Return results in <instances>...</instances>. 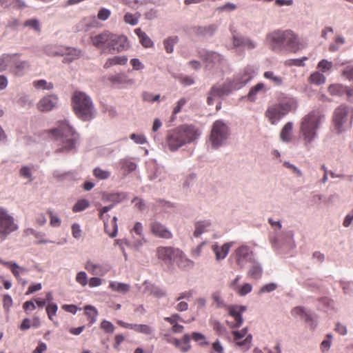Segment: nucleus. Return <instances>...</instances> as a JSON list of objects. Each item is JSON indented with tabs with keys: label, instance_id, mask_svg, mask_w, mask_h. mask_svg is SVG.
Segmentation results:
<instances>
[{
	"label": "nucleus",
	"instance_id": "obj_1",
	"mask_svg": "<svg viewBox=\"0 0 353 353\" xmlns=\"http://www.w3.org/2000/svg\"><path fill=\"white\" fill-rule=\"evenodd\" d=\"M201 135L200 130L193 125H182L168 132L166 142L171 151L196 140Z\"/></svg>",
	"mask_w": 353,
	"mask_h": 353
},
{
	"label": "nucleus",
	"instance_id": "obj_2",
	"mask_svg": "<svg viewBox=\"0 0 353 353\" xmlns=\"http://www.w3.org/2000/svg\"><path fill=\"white\" fill-rule=\"evenodd\" d=\"M52 137L57 141L56 152H68L75 147L77 134L66 121L61 122L57 128L51 130Z\"/></svg>",
	"mask_w": 353,
	"mask_h": 353
},
{
	"label": "nucleus",
	"instance_id": "obj_3",
	"mask_svg": "<svg viewBox=\"0 0 353 353\" xmlns=\"http://www.w3.org/2000/svg\"><path fill=\"white\" fill-rule=\"evenodd\" d=\"M275 46H284L292 52H296L306 46L305 42L291 30H275L268 35Z\"/></svg>",
	"mask_w": 353,
	"mask_h": 353
},
{
	"label": "nucleus",
	"instance_id": "obj_4",
	"mask_svg": "<svg viewBox=\"0 0 353 353\" xmlns=\"http://www.w3.org/2000/svg\"><path fill=\"white\" fill-rule=\"evenodd\" d=\"M323 117V114L319 110H313L302 119L300 133L307 149L310 148L312 142L316 137V130Z\"/></svg>",
	"mask_w": 353,
	"mask_h": 353
},
{
	"label": "nucleus",
	"instance_id": "obj_5",
	"mask_svg": "<svg viewBox=\"0 0 353 353\" xmlns=\"http://www.w3.org/2000/svg\"><path fill=\"white\" fill-rule=\"evenodd\" d=\"M292 101L285 100L268 105L265 116L272 125L276 124L283 117L288 114L292 109Z\"/></svg>",
	"mask_w": 353,
	"mask_h": 353
},
{
	"label": "nucleus",
	"instance_id": "obj_6",
	"mask_svg": "<svg viewBox=\"0 0 353 353\" xmlns=\"http://www.w3.org/2000/svg\"><path fill=\"white\" fill-rule=\"evenodd\" d=\"M19 228L14 218L3 208H0V239L5 240L11 233Z\"/></svg>",
	"mask_w": 353,
	"mask_h": 353
},
{
	"label": "nucleus",
	"instance_id": "obj_7",
	"mask_svg": "<svg viewBox=\"0 0 353 353\" xmlns=\"http://www.w3.org/2000/svg\"><path fill=\"white\" fill-rule=\"evenodd\" d=\"M353 120V110L346 105H340L335 110L333 121L337 132L344 130V125L351 126Z\"/></svg>",
	"mask_w": 353,
	"mask_h": 353
},
{
	"label": "nucleus",
	"instance_id": "obj_8",
	"mask_svg": "<svg viewBox=\"0 0 353 353\" xmlns=\"http://www.w3.org/2000/svg\"><path fill=\"white\" fill-rule=\"evenodd\" d=\"M72 106L76 115L81 119H88V97L85 92L75 91L72 98Z\"/></svg>",
	"mask_w": 353,
	"mask_h": 353
},
{
	"label": "nucleus",
	"instance_id": "obj_9",
	"mask_svg": "<svg viewBox=\"0 0 353 353\" xmlns=\"http://www.w3.org/2000/svg\"><path fill=\"white\" fill-rule=\"evenodd\" d=\"M229 130L225 123L221 120L216 121L212 125L210 140L212 145L217 148L228 138Z\"/></svg>",
	"mask_w": 353,
	"mask_h": 353
},
{
	"label": "nucleus",
	"instance_id": "obj_10",
	"mask_svg": "<svg viewBox=\"0 0 353 353\" xmlns=\"http://www.w3.org/2000/svg\"><path fill=\"white\" fill-rule=\"evenodd\" d=\"M113 206L114 204H112L108 206L103 207L99 210V217L103 221L105 232L112 238L115 237L117 234V217L116 216H113L112 218L110 219V216L107 214V212L110 210Z\"/></svg>",
	"mask_w": 353,
	"mask_h": 353
},
{
	"label": "nucleus",
	"instance_id": "obj_11",
	"mask_svg": "<svg viewBox=\"0 0 353 353\" xmlns=\"http://www.w3.org/2000/svg\"><path fill=\"white\" fill-rule=\"evenodd\" d=\"M234 88V84L232 80H228L221 85H214L208 92L207 103L209 105L214 103L216 98H221L225 95H228L232 91L236 90Z\"/></svg>",
	"mask_w": 353,
	"mask_h": 353
},
{
	"label": "nucleus",
	"instance_id": "obj_12",
	"mask_svg": "<svg viewBox=\"0 0 353 353\" xmlns=\"http://www.w3.org/2000/svg\"><path fill=\"white\" fill-rule=\"evenodd\" d=\"M182 255L181 250L172 247L160 246L157 248V256L165 262L174 261L177 258H181Z\"/></svg>",
	"mask_w": 353,
	"mask_h": 353
},
{
	"label": "nucleus",
	"instance_id": "obj_13",
	"mask_svg": "<svg viewBox=\"0 0 353 353\" xmlns=\"http://www.w3.org/2000/svg\"><path fill=\"white\" fill-rule=\"evenodd\" d=\"M59 97L54 94L42 97L37 103V108L40 112H48L58 108Z\"/></svg>",
	"mask_w": 353,
	"mask_h": 353
},
{
	"label": "nucleus",
	"instance_id": "obj_14",
	"mask_svg": "<svg viewBox=\"0 0 353 353\" xmlns=\"http://www.w3.org/2000/svg\"><path fill=\"white\" fill-rule=\"evenodd\" d=\"M128 48L127 37L123 35H115L111 33L110 41L108 43L109 52L112 51L121 52Z\"/></svg>",
	"mask_w": 353,
	"mask_h": 353
},
{
	"label": "nucleus",
	"instance_id": "obj_15",
	"mask_svg": "<svg viewBox=\"0 0 353 353\" xmlns=\"http://www.w3.org/2000/svg\"><path fill=\"white\" fill-rule=\"evenodd\" d=\"M232 334L234 340L238 346L242 347L245 350L250 348L252 336L248 334L247 328H243L241 331H234Z\"/></svg>",
	"mask_w": 353,
	"mask_h": 353
},
{
	"label": "nucleus",
	"instance_id": "obj_16",
	"mask_svg": "<svg viewBox=\"0 0 353 353\" xmlns=\"http://www.w3.org/2000/svg\"><path fill=\"white\" fill-rule=\"evenodd\" d=\"M254 70L252 67H246L242 73L236 75L232 81L234 84V88L239 90L249 82L253 77Z\"/></svg>",
	"mask_w": 353,
	"mask_h": 353
},
{
	"label": "nucleus",
	"instance_id": "obj_17",
	"mask_svg": "<svg viewBox=\"0 0 353 353\" xmlns=\"http://www.w3.org/2000/svg\"><path fill=\"white\" fill-rule=\"evenodd\" d=\"M150 230L155 236L162 239H171L172 234L163 225L158 221H153L150 225Z\"/></svg>",
	"mask_w": 353,
	"mask_h": 353
},
{
	"label": "nucleus",
	"instance_id": "obj_18",
	"mask_svg": "<svg viewBox=\"0 0 353 353\" xmlns=\"http://www.w3.org/2000/svg\"><path fill=\"white\" fill-rule=\"evenodd\" d=\"M206 67L211 68L215 65H220L223 61V57L216 52H207L204 54H201Z\"/></svg>",
	"mask_w": 353,
	"mask_h": 353
},
{
	"label": "nucleus",
	"instance_id": "obj_19",
	"mask_svg": "<svg viewBox=\"0 0 353 353\" xmlns=\"http://www.w3.org/2000/svg\"><path fill=\"white\" fill-rule=\"evenodd\" d=\"M250 248L247 245H242L235 252V259L237 265L242 268L247 262L250 256Z\"/></svg>",
	"mask_w": 353,
	"mask_h": 353
},
{
	"label": "nucleus",
	"instance_id": "obj_20",
	"mask_svg": "<svg viewBox=\"0 0 353 353\" xmlns=\"http://www.w3.org/2000/svg\"><path fill=\"white\" fill-rule=\"evenodd\" d=\"M241 310H229L225 322L230 327H239L243 323Z\"/></svg>",
	"mask_w": 353,
	"mask_h": 353
},
{
	"label": "nucleus",
	"instance_id": "obj_21",
	"mask_svg": "<svg viewBox=\"0 0 353 353\" xmlns=\"http://www.w3.org/2000/svg\"><path fill=\"white\" fill-rule=\"evenodd\" d=\"M233 45L234 47H243L248 50H252L256 47V43L250 38L245 37H238L233 34Z\"/></svg>",
	"mask_w": 353,
	"mask_h": 353
},
{
	"label": "nucleus",
	"instance_id": "obj_22",
	"mask_svg": "<svg viewBox=\"0 0 353 353\" xmlns=\"http://www.w3.org/2000/svg\"><path fill=\"white\" fill-rule=\"evenodd\" d=\"M11 265L12 267L10 270L12 274L22 285H26L28 283V281L26 279H22L21 276L26 275L29 272L28 269L25 267L19 266L15 262Z\"/></svg>",
	"mask_w": 353,
	"mask_h": 353
},
{
	"label": "nucleus",
	"instance_id": "obj_23",
	"mask_svg": "<svg viewBox=\"0 0 353 353\" xmlns=\"http://www.w3.org/2000/svg\"><path fill=\"white\" fill-rule=\"evenodd\" d=\"M36 307H46V309H58L56 303L52 302V296L50 293H47L44 298H38L34 300Z\"/></svg>",
	"mask_w": 353,
	"mask_h": 353
},
{
	"label": "nucleus",
	"instance_id": "obj_24",
	"mask_svg": "<svg viewBox=\"0 0 353 353\" xmlns=\"http://www.w3.org/2000/svg\"><path fill=\"white\" fill-rule=\"evenodd\" d=\"M110 37L111 33L104 32L102 34L92 38V41L93 45L98 48H104L105 47L108 48V43L110 41Z\"/></svg>",
	"mask_w": 353,
	"mask_h": 353
},
{
	"label": "nucleus",
	"instance_id": "obj_25",
	"mask_svg": "<svg viewBox=\"0 0 353 353\" xmlns=\"http://www.w3.org/2000/svg\"><path fill=\"white\" fill-rule=\"evenodd\" d=\"M240 276H237L231 284L232 288L240 296H245L252 291V287L250 283H245L243 285H239L238 282Z\"/></svg>",
	"mask_w": 353,
	"mask_h": 353
},
{
	"label": "nucleus",
	"instance_id": "obj_26",
	"mask_svg": "<svg viewBox=\"0 0 353 353\" xmlns=\"http://www.w3.org/2000/svg\"><path fill=\"white\" fill-rule=\"evenodd\" d=\"M66 47L56 45H48L43 48L44 52L49 57L63 56Z\"/></svg>",
	"mask_w": 353,
	"mask_h": 353
},
{
	"label": "nucleus",
	"instance_id": "obj_27",
	"mask_svg": "<svg viewBox=\"0 0 353 353\" xmlns=\"http://www.w3.org/2000/svg\"><path fill=\"white\" fill-rule=\"evenodd\" d=\"M126 197L127 195L124 192L103 193L101 199L104 202L111 201L117 203L125 200Z\"/></svg>",
	"mask_w": 353,
	"mask_h": 353
},
{
	"label": "nucleus",
	"instance_id": "obj_28",
	"mask_svg": "<svg viewBox=\"0 0 353 353\" xmlns=\"http://www.w3.org/2000/svg\"><path fill=\"white\" fill-rule=\"evenodd\" d=\"M13 61L12 70L15 74L18 76L23 75L24 74V71L30 67L28 61L19 60L17 59V57L14 58Z\"/></svg>",
	"mask_w": 353,
	"mask_h": 353
},
{
	"label": "nucleus",
	"instance_id": "obj_29",
	"mask_svg": "<svg viewBox=\"0 0 353 353\" xmlns=\"http://www.w3.org/2000/svg\"><path fill=\"white\" fill-rule=\"evenodd\" d=\"M232 246V243H227L222 246L217 245H212V250L215 254L217 260L223 259L228 255L230 248Z\"/></svg>",
	"mask_w": 353,
	"mask_h": 353
},
{
	"label": "nucleus",
	"instance_id": "obj_30",
	"mask_svg": "<svg viewBox=\"0 0 353 353\" xmlns=\"http://www.w3.org/2000/svg\"><path fill=\"white\" fill-rule=\"evenodd\" d=\"M191 338L189 334H184L181 339H177L174 346L181 352H187L190 350Z\"/></svg>",
	"mask_w": 353,
	"mask_h": 353
},
{
	"label": "nucleus",
	"instance_id": "obj_31",
	"mask_svg": "<svg viewBox=\"0 0 353 353\" xmlns=\"http://www.w3.org/2000/svg\"><path fill=\"white\" fill-rule=\"evenodd\" d=\"M145 292L157 298H160L165 295V292L163 289L148 283H145Z\"/></svg>",
	"mask_w": 353,
	"mask_h": 353
},
{
	"label": "nucleus",
	"instance_id": "obj_32",
	"mask_svg": "<svg viewBox=\"0 0 353 353\" xmlns=\"http://www.w3.org/2000/svg\"><path fill=\"white\" fill-rule=\"evenodd\" d=\"M81 51L75 48L66 47L65 54L63 56L64 58L63 62L65 63H70L74 59L79 57Z\"/></svg>",
	"mask_w": 353,
	"mask_h": 353
},
{
	"label": "nucleus",
	"instance_id": "obj_33",
	"mask_svg": "<svg viewBox=\"0 0 353 353\" xmlns=\"http://www.w3.org/2000/svg\"><path fill=\"white\" fill-rule=\"evenodd\" d=\"M17 54H4L0 57V72L5 70L8 66L12 67L14 58L17 57Z\"/></svg>",
	"mask_w": 353,
	"mask_h": 353
},
{
	"label": "nucleus",
	"instance_id": "obj_34",
	"mask_svg": "<svg viewBox=\"0 0 353 353\" xmlns=\"http://www.w3.org/2000/svg\"><path fill=\"white\" fill-rule=\"evenodd\" d=\"M134 32L138 36L139 41L143 47L151 48L153 46L152 41L141 28L135 29Z\"/></svg>",
	"mask_w": 353,
	"mask_h": 353
},
{
	"label": "nucleus",
	"instance_id": "obj_35",
	"mask_svg": "<svg viewBox=\"0 0 353 353\" xmlns=\"http://www.w3.org/2000/svg\"><path fill=\"white\" fill-rule=\"evenodd\" d=\"M128 61V58L125 56H116L112 58L108 59L104 64L105 68H109L115 65H125Z\"/></svg>",
	"mask_w": 353,
	"mask_h": 353
},
{
	"label": "nucleus",
	"instance_id": "obj_36",
	"mask_svg": "<svg viewBox=\"0 0 353 353\" xmlns=\"http://www.w3.org/2000/svg\"><path fill=\"white\" fill-rule=\"evenodd\" d=\"M293 128V123L288 122L282 128L280 137L281 139L285 142H290L292 139V132Z\"/></svg>",
	"mask_w": 353,
	"mask_h": 353
},
{
	"label": "nucleus",
	"instance_id": "obj_37",
	"mask_svg": "<svg viewBox=\"0 0 353 353\" xmlns=\"http://www.w3.org/2000/svg\"><path fill=\"white\" fill-rule=\"evenodd\" d=\"M0 3L4 7L12 6L18 9H23L27 7L24 0H0Z\"/></svg>",
	"mask_w": 353,
	"mask_h": 353
},
{
	"label": "nucleus",
	"instance_id": "obj_38",
	"mask_svg": "<svg viewBox=\"0 0 353 353\" xmlns=\"http://www.w3.org/2000/svg\"><path fill=\"white\" fill-rule=\"evenodd\" d=\"M165 320L169 322L171 325H172V330L174 333H181L183 330V326L177 323L179 320V316L178 314H174L170 317L165 318Z\"/></svg>",
	"mask_w": 353,
	"mask_h": 353
},
{
	"label": "nucleus",
	"instance_id": "obj_39",
	"mask_svg": "<svg viewBox=\"0 0 353 353\" xmlns=\"http://www.w3.org/2000/svg\"><path fill=\"white\" fill-rule=\"evenodd\" d=\"M211 225V223L208 221H199L195 225V231L194 235L196 237L199 236L202 233L207 232L208 228Z\"/></svg>",
	"mask_w": 353,
	"mask_h": 353
},
{
	"label": "nucleus",
	"instance_id": "obj_40",
	"mask_svg": "<svg viewBox=\"0 0 353 353\" xmlns=\"http://www.w3.org/2000/svg\"><path fill=\"white\" fill-rule=\"evenodd\" d=\"M260 91L265 92V84L263 83H259L250 89L248 94V100L250 101H254L257 93Z\"/></svg>",
	"mask_w": 353,
	"mask_h": 353
},
{
	"label": "nucleus",
	"instance_id": "obj_41",
	"mask_svg": "<svg viewBox=\"0 0 353 353\" xmlns=\"http://www.w3.org/2000/svg\"><path fill=\"white\" fill-rule=\"evenodd\" d=\"M110 288L114 291L123 294L130 290V285L128 284L114 281L110 283Z\"/></svg>",
	"mask_w": 353,
	"mask_h": 353
},
{
	"label": "nucleus",
	"instance_id": "obj_42",
	"mask_svg": "<svg viewBox=\"0 0 353 353\" xmlns=\"http://www.w3.org/2000/svg\"><path fill=\"white\" fill-rule=\"evenodd\" d=\"M176 36L170 37L163 41V45L166 52L172 53L174 50V46L178 42Z\"/></svg>",
	"mask_w": 353,
	"mask_h": 353
},
{
	"label": "nucleus",
	"instance_id": "obj_43",
	"mask_svg": "<svg viewBox=\"0 0 353 353\" xmlns=\"http://www.w3.org/2000/svg\"><path fill=\"white\" fill-rule=\"evenodd\" d=\"M217 27L216 25L212 24L204 27H197L196 33L200 35H212L216 31Z\"/></svg>",
	"mask_w": 353,
	"mask_h": 353
},
{
	"label": "nucleus",
	"instance_id": "obj_44",
	"mask_svg": "<svg viewBox=\"0 0 353 353\" xmlns=\"http://www.w3.org/2000/svg\"><path fill=\"white\" fill-rule=\"evenodd\" d=\"M109 79L114 84H125L132 82V81L128 79L124 74H117L111 76Z\"/></svg>",
	"mask_w": 353,
	"mask_h": 353
},
{
	"label": "nucleus",
	"instance_id": "obj_45",
	"mask_svg": "<svg viewBox=\"0 0 353 353\" xmlns=\"http://www.w3.org/2000/svg\"><path fill=\"white\" fill-rule=\"evenodd\" d=\"M263 77L270 80L275 85H281L283 83V79L280 76L276 75L272 71H267L263 74Z\"/></svg>",
	"mask_w": 353,
	"mask_h": 353
},
{
	"label": "nucleus",
	"instance_id": "obj_46",
	"mask_svg": "<svg viewBox=\"0 0 353 353\" xmlns=\"http://www.w3.org/2000/svg\"><path fill=\"white\" fill-rule=\"evenodd\" d=\"M328 92L332 95H343L345 92V86L341 84H332L328 88Z\"/></svg>",
	"mask_w": 353,
	"mask_h": 353
},
{
	"label": "nucleus",
	"instance_id": "obj_47",
	"mask_svg": "<svg viewBox=\"0 0 353 353\" xmlns=\"http://www.w3.org/2000/svg\"><path fill=\"white\" fill-rule=\"evenodd\" d=\"M32 85L36 89H41L46 90H50L54 87L51 82H48L44 79L34 81H33Z\"/></svg>",
	"mask_w": 353,
	"mask_h": 353
},
{
	"label": "nucleus",
	"instance_id": "obj_48",
	"mask_svg": "<svg viewBox=\"0 0 353 353\" xmlns=\"http://www.w3.org/2000/svg\"><path fill=\"white\" fill-rule=\"evenodd\" d=\"M309 81L311 83L321 85L325 82V77L323 74L315 72L310 76Z\"/></svg>",
	"mask_w": 353,
	"mask_h": 353
},
{
	"label": "nucleus",
	"instance_id": "obj_49",
	"mask_svg": "<svg viewBox=\"0 0 353 353\" xmlns=\"http://www.w3.org/2000/svg\"><path fill=\"white\" fill-rule=\"evenodd\" d=\"M110 172L103 170L101 168H96L93 170V175L99 180H105L110 176Z\"/></svg>",
	"mask_w": 353,
	"mask_h": 353
},
{
	"label": "nucleus",
	"instance_id": "obj_50",
	"mask_svg": "<svg viewBox=\"0 0 353 353\" xmlns=\"http://www.w3.org/2000/svg\"><path fill=\"white\" fill-rule=\"evenodd\" d=\"M262 272L261 267L259 264H254L248 271V276L254 279H258L261 278Z\"/></svg>",
	"mask_w": 353,
	"mask_h": 353
},
{
	"label": "nucleus",
	"instance_id": "obj_51",
	"mask_svg": "<svg viewBox=\"0 0 353 353\" xmlns=\"http://www.w3.org/2000/svg\"><path fill=\"white\" fill-rule=\"evenodd\" d=\"M133 330L137 332L143 333L146 335H150L153 332L149 325L144 324H134Z\"/></svg>",
	"mask_w": 353,
	"mask_h": 353
},
{
	"label": "nucleus",
	"instance_id": "obj_52",
	"mask_svg": "<svg viewBox=\"0 0 353 353\" xmlns=\"http://www.w3.org/2000/svg\"><path fill=\"white\" fill-rule=\"evenodd\" d=\"M120 164L121 169L128 172L134 171L137 168V165L134 162L128 159L121 160Z\"/></svg>",
	"mask_w": 353,
	"mask_h": 353
},
{
	"label": "nucleus",
	"instance_id": "obj_53",
	"mask_svg": "<svg viewBox=\"0 0 353 353\" xmlns=\"http://www.w3.org/2000/svg\"><path fill=\"white\" fill-rule=\"evenodd\" d=\"M24 26L29 27L34 31L39 32L41 31L40 23L37 19L32 18L24 22Z\"/></svg>",
	"mask_w": 353,
	"mask_h": 353
},
{
	"label": "nucleus",
	"instance_id": "obj_54",
	"mask_svg": "<svg viewBox=\"0 0 353 353\" xmlns=\"http://www.w3.org/2000/svg\"><path fill=\"white\" fill-rule=\"evenodd\" d=\"M333 66L332 62L327 59H322L317 65V68L322 72H325L332 69Z\"/></svg>",
	"mask_w": 353,
	"mask_h": 353
},
{
	"label": "nucleus",
	"instance_id": "obj_55",
	"mask_svg": "<svg viewBox=\"0 0 353 353\" xmlns=\"http://www.w3.org/2000/svg\"><path fill=\"white\" fill-rule=\"evenodd\" d=\"M88 206V202L86 199L79 200L73 206V211L74 212H81L85 210Z\"/></svg>",
	"mask_w": 353,
	"mask_h": 353
},
{
	"label": "nucleus",
	"instance_id": "obj_56",
	"mask_svg": "<svg viewBox=\"0 0 353 353\" xmlns=\"http://www.w3.org/2000/svg\"><path fill=\"white\" fill-rule=\"evenodd\" d=\"M71 176L70 172H64L61 170H57L53 172V177L59 181H63Z\"/></svg>",
	"mask_w": 353,
	"mask_h": 353
},
{
	"label": "nucleus",
	"instance_id": "obj_57",
	"mask_svg": "<svg viewBox=\"0 0 353 353\" xmlns=\"http://www.w3.org/2000/svg\"><path fill=\"white\" fill-rule=\"evenodd\" d=\"M19 174L23 178L28 179L30 181H33L32 171L28 166H23L19 171Z\"/></svg>",
	"mask_w": 353,
	"mask_h": 353
},
{
	"label": "nucleus",
	"instance_id": "obj_58",
	"mask_svg": "<svg viewBox=\"0 0 353 353\" xmlns=\"http://www.w3.org/2000/svg\"><path fill=\"white\" fill-rule=\"evenodd\" d=\"M143 100L147 102L153 103L154 101H158L160 98L159 94L153 95L150 92H143L142 94Z\"/></svg>",
	"mask_w": 353,
	"mask_h": 353
},
{
	"label": "nucleus",
	"instance_id": "obj_59",
	"mask_svg": "<svg viewBox=\"0 0 353 353\" xmlns=\"http://www.w3.org/2000/svg\"><path fill=\"white\" fill-rule=\"evenodd\" d=\"M327 339L323 340L321 344V349L323 352H327L330 347L331 341L332 336L331 334H328L326 336Z\"/></svg>",
	"mask_w": 353,
	"mask_h": 353
},
{
	"label": "nucleus",
	"instance_id": "obj_60",
	"mask_svg": "<svg viewBox=\"0 0 353 353\" xmlns=\"http://www.w3.org/2000/svg\"><path fill=\"white\" fill-rule=\"evenodd\" d=\"M76 281L83 286L86 285L88 283L87 274L85 272H79L76 276Z\"/></svg>",
	"mask_w": 353,
	"mask_h": 353
},
{
	"label": "nucleus",
	"instance_id": "obj_61",
	"mask_svg": "<svg viewBox=\"0 0 353 353\" xmlns=\"http://www.w3.org/2000/svg\"><path fill=\"white\" fill-rule=\"evenodd\" d=\"M130 139L137 144H144L147 142L146 138L143 134H131Z\"/></svg>",
	"mask_w": 353,
	"mask_h": 353
},
{
	"label": "nucleus",
	"instance_id": "obj_62",
	"mask_svg": "<svg viewBox=\"0 0 353 353\" xmlns=\"http://www.w3.org/2000/svg\"><path fill=\"white\" fill-rule=\"evenodd\" d=\"M101 327L107 333H112L114 331V326L112 323L108 321H102Z\"/></svg>",
	"mask_w": 353,
	"mask_h": 353
},
{
	"label": "nucleus",
	"instance_id": "obj_63",
	"mask_svg": "<svg viewBox=\"0 0 353 353\" xmlns=\"http://www.w3.org/2000/svg\"><path fill=\"white\" fill-rule=\"evenodd\" d=\"M110 14L111 12L109 10L101 8L98 12L97 17L101 21H105L110 17Z\"/></svg>",
	"mask_w": 353,
	"mask_h": 353
},
{
	"label": "nucleus",
	"instance_id": "obj_64",
	"mask_svg": "<svg viewBox=\"0 0 353 353\" xmlns=\"http://www.w3.org/2000/svg\"><path fill=\"white\" fill-rule=\"evenodd\" d=\"M342 75L349 80L353 79V66H347L342 72Z\"/></svg>",
	"mask_w": 353,
	"mask_h": 353
}]
</instances>
